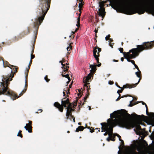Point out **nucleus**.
I'll return each mask as SVG.
<instances>
[{
  "label": "nucleus",
  "instance_id": "1a4fd4ad",
  "mask_svg": "<svg viewBox=\"0 0 154 154\" xmlns=\"http://www.w3.org/2000/svg\"><path fill=\"white\" fill-rule=\"evenodd\" d=\"M44 79L47 82H48V77L47 75H46L45 76V77H44Z\"/></svg>",
  "mask_w": 154,
  "mask_h": 154
},
{
  "label": "nucleus",
  "instance_id": "f8f14e48",
  "mask_svg": "<svg viewBox=\"0 0 154 154\" xmlns=\"http://www.w3.org/2000/svg\"><path fill=\"white\" fill-rule=\"evenodd\" d=\"M39 111H41L40 112H42V110L41 109H39L38 110Z\"/></svg>",
  "mask_w": 154,
  "mask_h": 154
},
{
  "label": "nucleus",
  "instance_id": "0eeeda50",
  "mask_svg": "<svg viewBox=\"0 0 154 154\" xmlns=\"http://www.w3.org/2000/svg\"><path fill=\"white\" fill-rule=\"evenodd\" d=\"M37 35H35L34 42H33V43L32 44H33V45L35 44L36 39L37 38Z\"/></svg>",
  "mask_w": 154,
  "mask_h": 154
},
{
  "label": "nucleus",
  "instance_id": "f03ea898",
  "mask_svg": "<svg viewBox=\"0 0 154 154\" xmlns=\"http://www.w3.org/2000/svg\"><path fill=\"white\" fill-rule=\"evenodd\" d=\"M32 122L31 121H29V123L26 124V126L24 128L29 133L32 132Z\"/></svg>",
  "mask_w": 154,
  "mask_h": 154
},
{
  "label": "nucleus",
  "instance_id": "4468645a",
  "mask_svg": "<svg viewBox=\"0 0 154 154\" xmlns=\"http://www.w3.org/2000/svg\"><path fill=\"white\" fill-rule=\"evenodd\" d=\"M36 113H38V112H35Z\"/></svg>",
  "mask_w": 154,
  "mask_h": 154
},
{
  "label": "nucleus",
  "instance_id": "39448f33",
  "mask_svg": "<svg viewBox=\"0 0 154 154\" xmlns=\"http://www.w3.org/2000/svg\"><path fill=\"white\" fill-rule=\"evenodd\" d=\"M29 69V67H28V68H26V70L25 72V73L26 75L25 78L26 79H26H27L28 75V73L29 72V69Z\"/></svg>",
  "mask_w": 154,
  "mask_h": 154
},
{
  "label": "nucleus",
  "instance_id": "ddd939ff",
  "mask_svg": "<svg viewBox=\"0 0 154 154\" xmlns=\"http://www.w3.org/2000/svg\"><path fill=\"white\" fill-rule=\"evenodd\" d=\"M22 132V131L20 130L19 132V133H21Z\"/></svg>",
  "mask_w": 154,
  "mask_h": 154
},
{
  "label": "nucleus",
  "instance_id": "f257e3e1",
  "mask_svg": "<svg viewBox=\"0 0 154 154\" xmlns=\"http://www.w3.org/2000/svg\"><path fill=\"white\" fill-rule=\"evenodd\" d=\"M10 74L3 77L4 81L1 82L0 86V95L5 94L11 95L13 99H15L16 97L15 94L12 91L10 90L8 86L9 84V81L12 80L14 74L17 72L18 67L16 66L9 65Z\"/></svg>",
  "mask_w": 154,
  "mask_h": 154
},
{
  "label": "nucleus",
  "instance_id": "20e7f679",
  "mask_svg": "<svg viewBox=\"0 0 154 154\" xmlns=\"http://www.w3.org/2000/svg\"><path fill=\"white\" fill-rule=\"evenodd\" d=\"M1 60H2L3 61V64L4 67L8 66L9 68V65L10 64L7 61H5V62H4L3 58L0 57V61Z\"/></svg>",
  "mask_w": 154,
  "mask_h": 154
},
{
  "label": "nucleus",
  "instance_id": "9b49d317",
  "mask_svg": "<svg viewBox=\"0 0 154 154\" xmlns=\"http://www.w3.org/2000/svg\"><path fill=\"white\" fill-rule=\"evenodd\" d=\"M17 136L20 137L21 138L23 137V135L21 133H18Z\"/></svg>",
  "mask_w": 154,
  "mask_h": 154
},
{
  "label": "nucleus",
  "instance_id": "423d86ee",
  "mask_svg": "<svg viewBox=\"0 0 154 154\" xmlns=\"http://www.w3.org/2000/svg\"><path fill=\"white\" fill-rule=\"evenodd\" d=\"M32 49L31 51V54H33L34 53V49L35 48V45L32 44Z\"/></svg>",
  "mask_w": 154,
  "mask_h": 154
},
{
  "label": "nucleus",
  "instance_id": "9d476101",
  "mask_svg": "<svg viewBox=\"0 0 154 154\" xmlns=\"http://www.w3.org/2000/svg\"><path fill=\"white\" fill-rule=\"evenodd\" d=\"M35 57V56L34 55L31 54L30 60H32V59H33Z\"/></svg>",
  "mask_w": 154,
  "mask_h": 154
},
{
  "label": "nucleus",
  "instance_id": "7ed1b4c3",
  "mask_svg": "<svg viewBox=\"0 0 154 154\" xmlns=\"http://www.w3.org/2000/svg\"><path fill=\"white\" fill-rule=\"evenodd\" d=\"M27 79H26V84L25 85V88L21 92L19 96H18L17 95H16L14 92H13L16 95V97H15V99H13L12 97L11 96V95H9L11 96V98L13 99V100H15L17 98H18L19 97H20L21 96L23 95V94L26 91L27 88L28 86V84L27 83Z\"/></svg>",
  "mask_w": 154,
  "mask_h": 154
},
{
  "label": "nucleus",
  "instance_id": "6e6552de",
  "mask_svg": "<svg viewBox=\"0 0 154 154\" xmlns=\"http://www.w3.org/2000/svg\"><path fill=\"white\" fill-rule=\"evenodd\" d=\"M32 60H30V62H29V64L28 66V67H29V69L30 68V66L32 63Z\"/></svg>",
  "mask_w": 154,
  "mask_h": 154
}]
</instances>
